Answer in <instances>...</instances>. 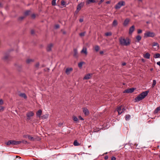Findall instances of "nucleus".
Instances as JSON below:
<instances>
[{"mask_svg": "<svg viewBox=\"0 0 160 160\" xmlns=\"http://www.w3.org/2000/svg\"><path fill=\"white\" fill-rule=\"evenodd\" d=\"M148 92V91H146L139 94L137 97L135 98V102L139 101L144 98L147 95Z\"/></svg>", "mask_w": 160, "mask_h": 160, "instance_id": "f257e3e1", "label": "nucleus"}, {"mask_svg": "<svg viewBox=\"0 0 160 160\" xmlns=\"http://www.w3.org/2000/svg\"><path fill=\"white\" fill-rule=\"evenodd\" d=\"M73 145L75 146H78L80 145V144L78 142L77 140H75L73 142Z\"/></svg>", "mask_w": 160, "mask_h": 160, "instance_id": "393cba45", "label": "nucleus"}, {"mask_svg": "<svg viewBox=\"0 0 160 160\" xmlns=\"http://www.w3.org/2000/svg\"><path fill=\"white\" fill-rule=\"evenodd\" d=\"M31 17H32V18L33 19L35 18L36 17L35 14H32L31 15Z\"/></svg>", "mask_w": 160, "mask_h": 160, "instance_id": "49530a36", "label": "nucleus"}, {"mask_svg": "<svg viewBox=\"0 0 160 160\" xmlns=\"http://www.w3.org/2000/svg\"><path fill=\"white\" fill-rule=\"evenodd\" d=\"M22 142L24 143H27V141L25 140H22Z\"/></svg>", "mask_w": 160, "mask_h": 160, "instance_id": "13d9d810", "label": "nucleus"}, {"mask_svg": "<svg viewBox=\"0 0 160 160\" xmlns=\"http://www.w3.org/2000/svg\"><path fill=\"white\" fill-rule=\"evenodd\" d=\"M79 22H82L83 21V19L82 18L79 19Z\"/></svg>", "mask_w": 160, "mask_h": 160, "instance_id": "5fc2aeb1", "label": "nucleus"}, {"mask_svg": "<svg viewBox=\"0 0 160 160\" xmlns=\"http://www.w3.org/2000/svg\"><path fill=\"white\" fill-rule=\"evenodd\" d=\"M73 120L75 122H77L78 121V118L75 117V116H73Z\"/></svg>", "mask_w": 160, "mask_h": 160, "instance_id": "e433bc0d", "label": "nucleus"}, {"mask_svg": "<svg viewBox=\"0 0 160 160\" xmlns=\"http://www.w3.org/2000/svg\"><path fill=\"white\" fill-rule=\"evenodd\" d=\"M63 124V123L62 122H60L58 123V126L59 127H61Z\"/></svg>", "mask_w": 160, "mask_h": 160, "instance_id": "3c124183", "label": "nucleus"}, {"mask_svg": "<svg viewBox=\"0 0 160 160\" xmlns=\"http://www.w3.org/2000/svg\"><path fill=\"white\" fill-rule=\"evenodd\" d=\"M19 96L24 98L26 99L27 98V97L24 93H21L19 94Z\"/></svg>", "mask_w": 160, "mask_h": 160, "instance_id": "a211bd4d", "label": "nucleus"}, {"mask_svg": "<svg viewBox=\"0 0 160 160\" xmlns=\"http://www.w3.org/2000/svg\"><path fill=\"white\" fill-rule=\"evenodd\" d=\"M125 5V2L123 1L119 2L115 6V9H120L122 6Z\"/></svg>", "mask_w": 160, "mask_h": 160, "instance_id": "39448f33", "label": "nucleus"}, {"mask_svg": "<svg viewBox=\"0 0 160 160\" xmlns=\"http://www.w3.org/2000/svg\"><path fill=\"white\" fill-rule=\"evenodd\" d=\"M6 144L7 145H9L11 144V140H9L6 142Z\"/></svg>", "mask_w": 160, "mask_h": 160, "instance_id": "79ce46f5", "label": "nucleus"}, {"mask_svg": "<svg viewBox=\"0 0 160 160\" xmlns=\"http://www.w3.org/2000/svg\"><path fill=\"white\" fill-rule=\"evenodd\" d=\"M134 30V26L133 25L131 27V33H132Z\"/></svg>", "mask_w": 160, "mask_h": 160, "instance_id": "c756f323", "label": "nucleus"}, {"mask_svg": "<svg viewBox=\"0 0 160 160\" xmlns=\"http://www.w3.org/2000/svg\"><path fill=\"white\" fill-rule=\"evenodd\" d=\"M59 27L60 26L59 24H56L55 26V28L56 29L59 28Z\"/></svg>", "mask_w": 160, "mask_h": 160, "instance_id": "c03bdc74", "label": "nucleus"}, {"mask_svg": "<svg viewBox=\"0 0 160 160\" xmlns=\"http://www.w3.org/2000/svg\"><path fill=\"white\" fill-rule=\"evenodd\" d=\"M24 18V16H22V17H19V20H22Z\"/></svg>", "mask_w": 160, "mask_h": 160, "instance_id": "a18cd8bd", "label": "nucleus"}, {"mask_svg": "<svg viewBox=\"0 0 160 160\" xmlns=\"http://www.w3.org/2000/svg\"><path fill=\"white\" fill-rule=\"evenodd\" d=\"M94 49L95 51L97 52L99 50L100 48L98 46L96 45L94 47Z\"/></svg>", "mask_w": 160, "mask_h": 160, "instance_id": "4be33fe9", "label": "nucleus"}, {"mask_svg": "<svg viewBox=\"0 0 160 160\" xmlns=\"http://www.w3.org/2000/svg\"><path fill=\"white\" fill-rule=\"evenodd\" d=\"M53 46V45L52 43H50L48 44L47 46V50L48 52L52 50V48Z\"/></svg>", "mask_w": 160, "mask_h": 160, "instance_id": "f8f14e48", "label": "nucleus"}, {"mask_svg": "<svg viewBox=\"0 0 160 160\" xmlns=\"http://www.w3.org/2000/svg\"><path fill=\"white\" fill-rule=\"evenodd\" d=\"M84 63V62H80L78 64V67L80 68H82V65Z\"/></svg>", "mask_w": 160, "mask_h": 160, "instance_id": "5701e85b", "label": "nucleus"}, {"mask_svg": "<svg viewBox=\"0 0 160 160\" xmlns=\"http://www.w3.org/2000/svg\"><path fill=\"white\" fill-rule=\"evenodd\" d=\"M118 24V22H117V21L116 20H114L112 22V25L114 26H116Z\"/></svg>", "mask_w": 160, "mask_h": 160, "instance_id": "a878e982", "label": "nucleus"}, {"mask_svg": "<svg viewBox=\"0 0 160 160\" xmlns=\"http://www.w3.org/2000/svg\"><path fill=\"white\" fill-rule=\"evenodd\" d=\"M79 118L81 120H83V119L82 118V117L81 116H79Z\"/></svg>", "mask_w": 160, "mask_h": 160, "instance_id": "680f3d73", "label": "nucleus"}, {"mask_svg": "<svg viewBox=\"0 0 160 160\" xmlns=\"http://www.w3.org/2000/svg\"><path fill=\"white\" fill-rule=\"evenodd\" d=\"M104 1V0H101L100 2H99V3L100 4V3H101L102 2H103Z\"/></svg>", "mask_w": 160, "mask_h": 160, "instance_id": "69168bd1", "label": "nucleus"}, {"mask_svg": "<svg viewBox=\"0 0 160 160\" xmlns=\"http://www.w3.org/2000/svg\"><path fill=\"white\" fill-rule=\"evenodd\" d=\"M11 144L13 145H16V141L15 140H11Z\"/></svg>", "mask_w": 160, "mask_h": 160, "instance_id": "72a5a7b5", "label": "nucleus"}, {"mask_svg": "<svg viewBox=\"0 0 160 160\" xmlns=\"http://www.w3.org/2000/svg\"><path fill=\"white\" fill-rule=\"evenodd\" d=\"M31 12V11L29 10H27L24 13V15L25 16H27L30 14Z\"/></svg>", "mask_w": 160, "mask_h": 160, "instance_id": "412c9836", "label": "nucleus"}, {"mask_svg": "<svg viewBox=\"0 0 160 160\" xmlns=\"http://www.w3.org/2000/svg\"><path fill=\"white\" fill-rule=\"evenodd\" d=\"M126 64V63L125 62H123L122 63V66H124Z\"/></svg>", "mask_w": 160, "mask_h": 160, "instance_id": "774afa93", "label": "nucleus"}, {"mask_svg": "<svg viewBox=\"0 0 160 160\" xmlns=\"http://www.w3.org/2000/svg\"><path fill=\"white\" fill-rule=\"evenodd\" d=\"M9 57V55L8 54H6L3 58V59L4 60H6Z\"/></svg>", "mask_w": 160, "mask_h": 160, "instance_id": "cd10ccee", "label": "nucleus"}, {"mask_svg": "<svg viewBox=\"0 0 160 160\" xmlns=\"http://www.w3.org/2000/svg\"><path fill=\"white\" fill-rule=\"evenodd\" d=\"M136 89V88H131V93L133 92Z\"/></svg>", "mask_w": 160, "mask_h": 160, "instance_id": "a19ab883", "label": "nucleus"}, {"mask_svg": "<svg viewBox=\"0 0 160 160\" xmlns=\"http://www.w3.org/2000/svg\"><path fill=\"white\" fill-rule=\"evenodd\" d=\"M34 113L32 111H30L26 113L27 120L28 121L30 120L32 117H33Z\"/></svg>", "mask_w": 160, "mask_h": 160, "instance_id": "423d86ee", "label": "nucleus"}, {"mask_svg": "<svg viewBox=\"0 0 160 160\" xmlns=\"http://www.w3.org/2000/svg\"><path fill=\"white\" fill-rule=\"evenodd\" d=\"M34 33V31L33 30H31V33L32 34H33Z\"/></svg>", "mask_w": 160, "mask_h": 160, "instance_id": "052dcab7", "label": "nucleus"}, {"mask_svg": "<svg viewBox=\"0 0 160 160\" xmlns=\"http://www.w3.org/2000/svg\"><path fill=\"white\" fill-rule=\"evenodd\" d=\"M150 54L148 52L146 53L145 55L144 56V57L147 59L150 58Z\"/></svg>", "mask_w": 160, "mask_h": 160, "instance_id": "f3484780", "label": "nucleus"}, {"mask_svg": "<svg viewBox=\"0 0 160 160\" xmlns=\"http://www.w3.org/2000/svg\"><path fill=\"white\" fill-rule=\"evenodd\" d=\"M82 110L85 116H88L89 114V111L87 108H82Z\"/></svg>", "mask_w": 160, "mask_h": 160, "instance_id": "0eeeda50", "label": "nucleus"}, {"mask_svg": "<svg viewBox=\"0 0 160 160\" xmlns=\"http://www.w3.org/2000/svg\"><path fill=\"white\" fill-rule=\"evenodd\" d=\"M128 145H129V144H126V145H125V146H124V148L125 149H127V146H128Z\"/></svg>", "mask_w": 160, "mask_h": 160, "instance_id": "4d7b16f0", "label": "nucleus"}, {"mask_svg": "<svg viewBox=\"0 0 160 160\" xmlns=\"http://www.w3.org/2000/svg\"><path fill=\"white\" fill-rule=\"evenodd\" d=\"M85 33V32H81L79 34L80 36L82 37L84 36Z\"/></svg>", "mask_w": 160, "mask_h": 160, "instance_id": "ea45409f", "label": "nucleus"}, {"mask_svg": "<svg viewBox=\"0 0 160 160\" xmlns=\"http://www.w3.org/2000/svg\"><path fill=\"white\" fill-rule=\"evenodd\" d=\"M103 53V51H101L100 52V53L101 54H102Z\"/></svg>", "mask_w": 160, "mask_h": 160, "instance_id": "338daca9", "label": "nucleus"}, {"mask_svg": "<svg viewBox=\"0 0 160 160\" xmlns=\"http://www.w3.org/2000/svg\"><path fill=\"white\" fill-rule=\"evenodd\" d=\"M4 107L0 106V111H3L4 110Z\"/></svg>", "mask_w": 160, "mask_h": 160, "instance_id": "37998d69", "label": "nucleus"}, {"mask_svg": "<svg viewBox=\"0 0 160 160\" xmlns=\"http://www.w3.org/2000/svg\"><path fill=\"white\" fill-rule=\"evenodd\" d=\"M22 142V141H16V145L19 144Z\"/></svg>", "mask_w": 160, "mask_h": 160, "instance_id": "09e8293b", "label": "nucleus"}, {"mask_svg": "<svg viewBox=\"0 0 160 160\" xmlns=\"http://www.w3.org/2000/svg\"><path fill=\"white\" fill-rule=\"evenodd\" d=\"M123 92L124 93H126V92H127V93H130V88H128V89H127L124 90Z\"/></svg>", "mask_w": 160, "mask_h": 160, "instance_id": "f704fd0d", "label": "nucleus"}, {"mask_svg": "<svg viewBox=\"0 0 160 160\" xmlns=\"http://www.w3.org/2000/svg\"><path fill=\"white\" fill-rule=\"evenodd\" d=\"M153 46H157L158 47L159 46V44L157 42H154L152 44Z\"/></svg>", "mask_w": 160, "mask_h": 160, "instance_id": "c9c22d12", "label": "nucleus"}, {"mask_svg": "<svg viewBox=\"0 0 160 160\" xmlns=\"http://www.w3.org/2000/svg\"><path fill=\"white\" fill-rule=\"evenodd\" d=\"M42 111L40 109L38 110V111L37 112V116L38 117H40L42 114Z\"/></svg>", "mask_w": 160, "mask_h": 160, "instance_id": "2eb2a0df", "label": "nucleus"}, {"mask_svg": "<svg viewBox=\"0 0 160 160\" xmlns=\"http://www.w3.org/2000/svg\"><path fill=\"white\" fill-rule=\"evenodd\" d=\"M28 138L29 140L31 141H34V138L30 135H28Z\"/></svg>", "mask_w": 160, "mask_h": 160, "instance_id": "bb28decb", "label": "nucleus"}, {"mask_svg": "<svg viewBox=\"0 0 160 160\" xmlns=\"http://www.w3.org/2000/svg\"><path fill=\"white\" fill-rule=\"evenodd\" d=\"M160 110V106L158 107L155 110L154 112V113L156 114Z\"/></svg>", "mask_w": 160, "mask_h": 160, "instance_id": "aec40b11", "label": "nucleus"}, {"mask_svg": "<svg viewBox=\"0 0 160 160\" xmlns=\"http://www.w3.org/2000/svg\"><path fill=\"white\" fill-rule=\"evenodd\" d=\"M61 31H62V33H63V34H66V31H62V30H61Z\"/></svg>", "mask_w": 160, "mask_h": 160, "instance_id": "e2e57ef3", "label": "nucleus"}, {"mask_svg": "<svg viewBox=\"0 0 160 160\" xmlns=\"http://www.w3.org/2000/svg\"><path fill=\"white\" fill-rule=\"evenodd\" d=\"M155 36V34L152 32L150 31L146 32L144 34V37H153Z\"/></svg>", "mask_w": 160, "mask_h": 160, "instance_id": "20e7f679", "label": "nucleus"}, {"mask_svg": "<svg viewBox=\"0 0 160 160\" xmlns=\"http://www.w3.org/2000/svg\"><path fill=\"white\" fill-rule=\"evenodd\" d=\"M108 156H105V157H104V159H105V160H107L108 159Z\"/></svg>", "mask_w": 160, "mask_h": 160, "instance_id": "bf43d9fd", "label": "nucleus"}, {"mask_svg": "<svg viewBox=\"0 0 160 160\" xmlns=\"http://www.w3.org/2000/svg\"><path fill=\"white\" fill-rule=\"evenodd\" d=\"M79 11H80V10H78V9L77 8V9H76V11H75V13L76 14H77L78 12Z\"/></svg>", "mask_w": 160, "mask_h": 160, "instance_id": "864d4df0", "label": "nucleus"}, {"mask_svg": "<svg viewBox=\"0 0 160 160\" xmlns=\"http://www.w3.org/2000/svg\"><path fill=\"white\" fill-rule=\"evenodd\" d=\"M119 41L120 44L124 46H127L130 43L129 40L128 39H125L122 37L120 38Z\"/></svg>", "mask_w": 160, "mask_h": 160, "instance_id": "f03ea898", "label": "nucleus"}, {"mask_svg": "<svg viewBox=\"0 0 160 160\" xmlns=\"http://www.w3.org/2000/svg\"><path fill=\"white\" fill-rule=\"evenodd\" d=\"M126 110L125 108L123 106H120L118 107L117 108V111L118 112V114L120 115L123 112Z\"/></svg>", "mask_w": 160, "mask_h": 160, "instance_id": "7ed1b4c3", "label": "nucleus"}, {"mask_svg": "<svg viewBox=\"0 0 160 160\" xmlns=\"http://www.w3.org/2000/svg\"><path fill=\"white\" fill-rule=\"evenodd\" d=\"M141 38H142L140 35H138L136 37V39L137 40L136 41V42H139L141 40Z\"/></svg>", "mask_w": 160, "mask_h": 160, "instance_id": "4468645a", "label": "nucleus"}, {"mask_svg": "<svg viewBox=\"0 0 160 160\" xmlns=\"http://www.w3.org/2000/svg\"><path fill=\"white\" fill-rule=\"evenodd\" d=\"M156 80H153L152 84V87L153 88L154 87V86L156 84Z\"/></svg>", "mask_w": 160, "mask_h": 160, "instance_id": "c85d7f7f", "label": "nucleus"}, {"mask_svg": "<svg viewBox=\"0 0 160 160\" xmlns=\"http://www.w3.org/2000/svg\"><path fill=\"white\" fill-rule=\"evenodd\" d=\"M142 30L138 29V34L140 33H142Z\"/></svg>", "mask_w": 160, "mask_h": 160, "instance_id": "8fccbe9b", "label": "nucleus"}, {"mask_svg": "<svg viewBox=\"0 0 160 160\" xmlns=\"http://www.w3.org/2000/svg\"><path fill=\"white\" fill-rule=\"evenodd\" d=\"M129 22V19L128 18H127L126 19L123 23V25H124V26H127V25H128V22Z\"/></svg>", "mask_w": 160, "mask_h": 160, "instance_id": "ddd939ff", "label": "nucleus"}, {"mask_svg": "<svg viewBox=\"0 0 160 160\" xmlns=\"http://www.w3.org/2000/svg\"><path fill=\"white\" fill-rule=\"evenodd\" d=\"M105 34L106 36H111L112 34V33L111 32H109L105 33Z\"/></svg>", "mask_w": 160, "mask_h": 160, "instance_id": "7c9ffc66", "label": "nucleus"}, {"mask_svg": "<svg viewBox=\"0 0 160 160\" xmlns=\"http://www.w3.org/2000/svg\"><path fill=\"white\" fill-rule=\"evenodd\" d=\"M34 61V60L31 59H27L26 60V62L28 64L29 63L31 62H33Z\"/></svg>", "mask_w": 160, "mask_h": 160, "instance_id": "b1692460", "label": "nucleus"}, {"mask_svg": "<svg viewBox=\"0 0 160 160\" xmlns=\"http://www.w3.org/2000/svg\"><path fill=\"white\" fill-rule=\"evenodd\" d=\"M72 70V68H67L66 69L65 73L67 75H69Z\"/></svg>", "mask_w": 160, "mask_h": 160, "instance_id": "9d476101", "label": "nucleus"}, {"mask_svg": "<svg viewBox=\"0 0 160 160\" xmlns=\"http://www.w3.org/2000/svg\"><path fill=\"white\" fill-rule=\"evenodd\" d=\"M48 115L47 114H45L43 115L42 116V118L44 119L47 118L48 117Z\"/></svg>", "mask_w": 160, "mask_h": 160, "instance_id": "4c0bfd02", "label": "nucleus"}, {"mask_svg": "<svg viewBox=\"0 0 160 160\" xmlns=\"http://www.w3.org/2000/svg\"><path fill=\"white\" fill-rule=\"evenodd\" d=\"M130 117V116L129 115H126L125 117L126 120H129Z\"/></svg>", "mask_w": 160, "mask_h": 160, "instance_id": "473e14b6", "label": "nucleus"}, {"mask_svg": "<svg viewBox=\"0 0 160 160\" xmlns=\"http://www.w3.org/2000/svg\"><path fill=\"white\" fill-rule=\"evenodd\" d=\"M92 74L88 73L83 78L84 80H87L90 79L92 76Z\"/></svg>", "mask_w": 160, "mask_h": 160, "instance_id": "1a4fd4ad", "label": "nucleus"}, {"mask_svg": "<svg viewBox=\"0 0 160 160\" xmlns=\"http://www.w3.org/2000/svg\"><path fill=\"white\" fill-rule=\"evenodd\" d=\"M56 0H53L52 1V4L53 6H55L56 4Z\"/></svg>", "mask_w": 160, "mask_h": 160, "instance_id": "58836bf2", "label": "nucleus"}, {"mask_svg": "<svg viewBox=\"0 0 160 160\" xmlns=\"http://www.w3.org/2000/svg\"><path fill=\"white\" fill-rule=\"evenodd\" d=\"M116 158L114 156H112L111 158V160H116Z\"/></svg>", "mask_w": 160, "mask_h": 160, "instance_id": "603ef678", "label": "nucleus"}, {"mask_svg": "<svg viewBox=\"0 0 160 160\" xmlns=\"http://www.w3.org/2000/svg\"><path fill=\"white\" fill-rule=\"evenodd\" d=\"M160 56V54L159 53H157L155 54L154 56V58H158Z\"/></svg>", "mask_w": 160, "mask_h": 160, "instance_id": "2f4dec72", "label": "nucleus"}, {"mask_svg": "<svg viewBox=\"0 0 160 160\" xmlns=\"http://www.w3.org/2000/svg\"><path fill=\"white\" fill-rule=\"evenodd\" d=\"M3 103V102L2 99H0V105H2Z\"/></svg>", "mask_w": 160, "mask_h": 160, "instance_id": "de8ad7c7", "label": "nucleus"}, {"mask_svg": "<svg viewBox=\"0 0 160 160\" xmlns=\"http://www.w3.org/2000/svg\"><path fill=\"white\" fill-rule=\"evenodd\" d=\"M74 55L73 56L74 57L77 58L78 57V51L76 49H74Z\"/></svg>", "mask_w": 160, "mask_h": 160, "instance_id": "dca6fc26", "label": "nucleus"}, {"mask_svg": "<svg viewBox=\"0 0 160 160\" xmlns=\"http://www.w3.org/2000/svg\"><path fill=\"white\" fill-rule=\"evenodd\" d=\"M84 5L85 3L84 2H81L78 5L77 8L78 10H80L81 8L84 6Z\"/></svg>", "mask_w": 160, "mask_h": 160, "instance_id": "6e6552de", "label": "nucleus"}, {"mask_svg": "<svg viewBox=\"0 0 160 160\" xmlns=\"http://www.w3.org/2000/svg\"><path fill=\"white\" fill-rule=\"evenodd\" d=\"M39 63L38 62L36 64L35 66L36 67H38L39 66Z\"/></svg>", "mask_w": 160, "mask_h": 160, "instance_id": "6e6d98bb", "label": "nucleus"}, {"mask_svg": "<svg viewBox=\"0 0 160 160\" xmlns=\"http://www.w3.org/2000/svg\"><path fill=\"white\" fill-rule=\"evenodd\" d=\"M95 1L94 0H88L86 2L87 4H89L90 3H94Z\"/></svg>", "mask_w": 160, "mask_h": 160, "instance_id": "6ab92c4d", "label": "nucleus"}, {"mask_svg": "<svg viewBox=\"0 0 160 160\" xmlns=\"http://www.w3.org/2000/svg\"><path fill=\"white\" fill-rule=\"evenodd\" d=\"M81 53H83L85 55H87L88 54V52L86 48L85 47H83L81 51Z\"/></svg>", "mask_w": 160, "mask_h": 160, "instance_id": "9b49d317", "label": "nucleus"}, {"mask_svg": "<svg viewBox=\"0 0 160 160\" xmlns=\"http://www.w3.org/2000/svg\"><path fill=\"white\" fill-rule=\"evenodd\" d=\"M157 65H159L160 66V61L157 62Z\"/></svg>", "mask_w": 160, "mask_h": 160, "instance_id": "0e129e2a", "label": "nucleus"}]
</instances>
